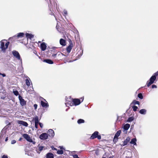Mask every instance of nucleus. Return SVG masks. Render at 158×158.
<instances>
[{
	"label": "nucleus",
	"instance_id": "obj_31",
	"mask_svg": "<svg viewBox=\"0 0 158 158\" xmlns=\"http://www.w3.org/2000/svg\"><path fill=\"white\" fill-rule=\"evenodd\" d=\"M132 108L133 109V110L135 111H136L137 109H138V107L135 106H132Z\"/></svg>",
	"mask_w": 158,
	"mask_h": 158
},
{
	"label": "nucleus",
	"instance_id": "obj_34",
	"mask_svg": "<svg viewBox=\"0 0 158 158\" xmlns=\"http://www.w3.org/2000/svg\"><path fill=\"white\" fill-rule=\"evenodd\" d=\"M133 103L134 104H139V102L135 100L133 101Z\"/></svg>",
	"mask_w": 158,
	"mask_h": 158
},
{
	"label": "nucleus",
	"instance_id": "obj_36",
	"mask_svg": "<svg viewBox=\"0 0 158 158\" xmlns=\"http://www.w3.org/2000/svg\"><path fill=\"white\" fill-rule=\"evenodd\" d=\"M158 75V71L156 73H155L152 76H154L156 77Z\"/></svg>",
	"mask_w": 158,
	"mask_h": 158
},
{
	"label": "nucleus",
	"instance_id": "obj_39",
	"mask_svg": "<svg viewBox=\"0 0 158 158\" xmlns=\"http://www.w3.org/2000/svg\"><path fill=\"white\" fill-rule=\"evenodd\" d=\"M34 107L35 109H37V105L36 104H35L34 105Z\"/></svg>",
	"mask_w": 158,
	"mask_h": 158
},
{
	"label": "nucleus",
	"instance_id": "obj_24",
	"mask_svg": "<svg viewBox=\"0 0 158 158\" xmlns=\"http://www.w3.org/2000/svg\"><path fill=\"white\" fill-rule=\"evenodd\" d=\"M44 61L49 64H53V61L50 59L44 60Z\"/></svg>",
	"mask_w": 158,
	"mask_h": 158
},
{
	"label": "nucleus",
	"instance_id": "obj_4",
	"mask_svg": "<svg viewBox=\"0 0 158 158\" xmlns=\"http://www.w3.org/2000/svg\"><path fill=\"white\" fill-rule=\"evenodd\" d=\"M98 131H95L91 135L90 137L91 139H94L95 138H97L98 139H101V136L100 135H98Z\"/></svg>",
	"mask_w": 158,
	"mask_h": 158
},
{
	"label": "nucleus",
	"instance_id": "obj_25",
	"mask_svg": "<svg viewBox=\"0 0 158 158\" xmlns=\"http://www.w3.org/2000/svg\"><path fill=\"white\" fill-rule=\"evenodd\" d=\"M147 110L145 109H142L140 110L139 113L142 114H145L146 113Z\"/></svg>",
	"mask_w": 158,
	"mask_h": 158
},
{
	"label": "nucleus",
	"instance_id": "obj_23",
	"mask_svg": "<svg viewBox=\"0 0 158 158\" xmlns=\"http://www.w3.org/2000/svg\"><path fill=\"white\" fill-rule=\"evenodd\" d=\"M130 127V125L128 123L126 124L124 126L123 129L124 130L127 131Z\"/></svg>",
	"mask_w": 158,
	"mask_h": 158
},
{
	"label": "nucleus",
	"instance_id": "obj_48",
	"mask_svg": "<svg viewBox=\"0 0 158 158\" xmlns=\"http://www.w3.org/2000/svg\"><path fill=\"white\" fill-rule=\"evenodd\" d=\"M56 29H57V30L58 31H59V30H58V28L57 27V26H56Z\"/></svg>",
	"mask_w": 158,
	"mask_h": 158
},
{
	"label": "nucleus",
	"instance_id": "obj_14",
	"mask_svg": "<svg viewBox=\"0 0 158 158\" xmlns=\"http://www.w3.org/2000/svg\"><path fill=\"white\" fill-rule=\"evenodd\" d=\"M44 102L43 101H41V106L43 107H48V105L47 103V102L46 101L45 99H44Z\"/></svg>",
	"mask_w": 158,
	"mask_h": 158
},
{
	"label": "nucleus",
	"instance_id": "obj_13",
	"mask_svg": "<svg viewBox=\"0 0 158 158\" xmlns=\"http://www.w3.org/2000/svg\"><path fill=\"white\" fill-rule=\"evenodd\" d=\"M49 136L51 137H53L54 136V131L51 129H50L48 131Z\"/></svg>",
	"mask_w": 158,
	"mask_h": 158
},
{
	"label": "nucleus",
	"instance_id": "obj_28",
	"mask_svg": "<svg viewBox=\"0 0 158 158\" xmlns=\"http://www.w3.org/2000/svg\"><path fill=\"white\" fill-rule=\"evenodd\" d=\"M85 122L84 120L83 119H80L77 121V123L78 124H81V123H83Z\"/></svg>",
	"mask_w": 158,
	"mask_h": 158
},
{
	"label": "nucleus",
	"instance_id": "obj_30",
	"mask_svg": "<svg viewBox=\"0 0 158 158\" xmlns=\"http://www.w3.org/2000/svg\"><path fill=\"white\" fill-rule=\"evenodd\" d=\"M138 97L140 99H142L143 98L142 94L141 93L139 94L138 95Z\"/></svg>",
	"mask_w": 158,
	"mask_h": 158
},
{
	"label": "nucleus",
	"instance_id": "obj_5",
	"mask_svg": "<svg viewBox=\"0 0 158 158\" xmlns=\"http://www.w3.org/2000/svg\"><path fill=\"white\" fill-rule=\"evenodd\" d=\"M12 54L18 60H20L21 61V63H22V60L21 59L20 55L17 51H14L12 52Z\"/></svg>",
	"mask_w": 158,
	"mask_h": 158
},
{
	"label": "nucleus",
	"instance_id": "obj_44",
	"mask_svg": "<svg viewBox=\"0 0 158 158\" xmlns=\"http://www.w3.org/2000/svg\"><path fill=\"white\" fill-rule=\"evenodd\" d=\"M56 55V54H52V56L53 57H54V58H55Z\"/></svg>",
	"mask_w": 158,
	"mask_h": 158
},
{
	"label": "nucleus",
	"instance_id": "obj_38",
	"mask_svg": "<svg viewBox=\"0 0 158 158\" xmlns=\"http://www.w3.org/2000/svg\"><path fill=\"white\" fill-rule=\"evenodd\" d=\"M39 124L41 128H42L43 127V125L42 123H39Z\"/></svg>",
	"mask_w": 158,
	"mask_h": 158
},
{
	"label": "nucleus",
	"instance_id": "obj_47",
	"mask_svg": "<svg viewBox=\"0 0 158 158\" xmlns=\"http://www.w3.org/2000/svg\"><path fill=\"white\" fill-rule=\"evenodd\" d=\"M21 139H22V138H20L19 139V141H21Z\"/></svg>",
	"mask_w": 158,
	"mask_h": 158
},
{
	"label": "nucleus",
	"instance_id": "obj_29",
	"mask_svg": "<svg viewBox=\"0 0 158 158\" xmlns=\"http://www.w3.org/2000/svg\"><path fill=\"white\" fill-rule=\"evenodd\" d=\"M57 153L59 154H62L63 153V152L62 150H58L57 151Z\"/></svg>",
	"mask_w": 158,
	"mask_h": 158
},
{
	"label": "nucleus",
	"instance_id": "obj_45",
	"mask_svg": "<svg viewBox=\"0 0 158 158\" xmlns=\"http://www.w3.org/2000/svg\"><path fill=\"white\" fill-rule=\"evenodd\" d=\"M81 99L82 100V101H81V102H82L83 100V99H84V98L83 97H82L81 98Z\"/></svg>",
	"mask_w": 158,
	"mask_h": 158
},
{
	"label": "nucleus",
	"instance_id": "obj_2",
	"mask_svg": "<svg viewBox=\"0 0 158 158\" xmlns=\"http://www.w3.org/2000/svg\"><path fill=\"white\" fill-rule=\"evenodd\" d=\"M6 40H2L0 41L1 46L0 48L2 49V51L4 52L6 49H7L8 46V45L9 44V42H8L5 43V41H6Z\"/></svg>",
	"mask_w": 158,
	"mask_h": 158
},
{
	"label": "nucleus",
	"instance_id": "obj_32",
	"mask_svg": "<svg viewBox=\"0 0 158 158\" xmlns=\"http://www.w3.org/2000/svg\"><path fill=\"white\" fill-rule=\"evenodd\" d=\"M133 120V118L132 117H130L128 118L127 120V122H131Z\"/></svg>",
	"mask_w": 158,
	"mask_h": 158
},
{
	"label": "nucleus",
	"instance_id": "obj_1",
	"mask_svg": "<svg viewBox=\"0 0 158 158\" xmlns=\"http://www.w3.org/2000/svg\"><path fill=\"white\" fill-rule=\"evenodd\" d=\"M66 103H65L67 106L68 105L72 106L73 105L77 106L80 104L81 102L80 100L78 99H73L70 97L67 98L66 99Z\"/></svg>",
	"mask_w": 158,
	"mask_h": 158
},
{
	"label": "nucleus",
	"instance_id": "obj_18",
	"mask_svg": "<svg viewBox=\"0 0 158 158\" xmlns=\"http://www.w3.org/2000/svg\"><path fill=\"white\" fill-rule=\"evenodd\" d=\"M40 48L42 51H44L47 48V46L46 44L44 43H43L41 44L40 45Z\"/></svg>",
	"mask_w": 158,
	"mask_h": 158
},
{
	"label": "nucleus",
	"instance_id": "obj_7",
	"mask_svg": "<svg viewBox=\"0 0 158 158\" xmlns=\"http://www.w3.org/2000/svg\"><path fill=\"white\" fill-rule=\"evenodd\" d=\"M33 121H34L35 122V127L36 128H38V124H39V121L38 120V117L37 116H35L33 118Z\"/></svg>",
	"mask_w": 158,
	"mask_h": 158
},
{
	"label": "nucleus",
	"instance_id": "obj_6",
	"mask_svg": "<svg viewBox=\"0 0 158 158\" xmlns=\"http://www.w3.org/2000/svg\"><path fill=\"white\" fill-rule=\"evenodd\" d=\"M156 77L154 76H152L150 79V81L148 82V81L147 82V86L149 87L156 80Z\"/></svg>",
	"mask_w": 158,
	"mask_h": 158
},
{
	"label": "nucleus",
	"instance_id": "obj_35",
	"mask_svg": "<svg viewBox=\"0 0 158 158\" xmlns=\"http://www.w3.org/2000/svg\"><path fill=\"white\" fill-rule=\"evenodd\" d=\"M63 14H64V15L65 16V15H67V11L65 10H64L63 11Z\"/></svg>",
	"mask_w": 158,
	"mask_h": 158
},
{
	"label": "nucleus",
	"instance_id": "obj_8",
	"mask_svg": "<svg viewBox=\"0 0 158 158\" xmlns=\"http://www.w3.org/2000/svg\"><path fill=\"white\" fill-rule=\"evenodd\" d=\"M48 135L46 133H44L41 134L39 137L41 139H48Z\"/></svg>",
	"mask_w": 158,
	"mask_h": 158
},
{
	"label": "nucleus",
	"instance_id": "obj_3",
	"mask_svg": "<svg viewBox=\"0 0 158 158\" xmlns=\"http://www.w3.org/2000/svg\"><path fill=\"white\" fill-rule=\"evenodd\" d=\"M23 137L28 141L32 143L33 144H35V142L33 141L32 139L28 134H23Z\"/></svg>",
	"mask_w": 158,
	"mask_h": 158
},
{
	"label": "nucleus",
	"instance_id": "obj_37",
	"mask_svg": "<svg viewBox=\"0 0 158 158\" xmlns=\"http://www.w3.org/2000/svg\"><path fill=\"white\" fill-rule=\"evenodd\" d=\"M16 142V141L15 140H13L11 141V144H14Z\"/></svg>",
	"mask_w": 158,
	"mask_h": 158
},
{
	"label": "nucleus",
	"instance_id": "obj_17",
	"mask_svg": "<svg viewBox=\"0 0 158 158\" xmlns=\"http://www.w3.org/2000/svg\"><path fill=\"white\" fill-rule=\"evenodd\" d=\"M121 133V131L119 130L117 132L114 137V140L117 139L118 137L120 135Z\"/></svg>",
	"mask_w": 158,
	"mask_h": 158
},
{
	"label": "nucleus",
	"instance_id": "obj_16",
	"mask_svg": "<svg viewBox=\"0 0 158 158\" xmlns=\"http://www.w3.org/2000/svg\"><path fill=\"white\" fill-rule=\"evenodd\" d=\"M130 140V138L129 137L127 138L123 142V143L122 144V146H123L126 145L127 143L129 142Z\"/></svg>",
	"mask_w": 158,
	"mask_h": 158
},
{
	"label": "nucleus",
	"instance_id": "obj_46",
	"mask_svg": "<svg viewBox=\"0 0 158 158\" xmlns=\"http://www.w3.org/2000/svg\"><path fill=\"white\" fill-rule=\"evenodd\" d=\"M8 140V137H6V139H5V141H7Z\"/></svg>",
	"mask_w": 158,
	"mask_h": 158
},
{
	"label": "nucleus",
	"instance_id": "obj_22",
	"mask_svg": "<svg viewBox=\"0 0 158 158\" xmlns=\"http://www.w3.org/2000/svg\"><path fill=\"white\" fill-rule=\"evenodd\" d=\"M60 44L62 46H65L66 45L65 40L62 39L60 40Z\"/></svg>",
	"mask_w": 158,
	"mask_h": 158
},
{
	"label": "nucleus",
	"instance_id": "obj_40",
	"mask_svg": "<svg viewBox=\"0 0 158 158\" xmlns=\"http://www.w3.org/2000/svg\"><path fill=\"white\" fill-rule=\"evenodd\" d=\"M157 88V86L156 85H153L152 86V88Z\"/></svg>",
	"mask_w": 158,
	"mask_h": 158
},
{
	"label": "nucleus",
	"instance_id": "obj_19",
	"mask_svg": "<svg viewBox=\"0 0 158 158\" xmlns=\"http://www.w3.org/2000/svg\"><path fill=\"white\" fill-rule=\"evenodd\" d=\"M30 79L29 78L27 77V78L26 79V84L28 86H30L31 85V81H30Z\"/></svg>",
	"mask_w": 158,
	"mask_h": 158
},
{
	"label": "nucleus",
	"instance_id": "obj_27",
	"mask_svg": "<svg viewBox=\"0 0 158 158\" xmlns=\"http://www.w3.org/2000/svg\"><path fill=\"white\" fill-rule=\"evenodd\" d=\"M24 34L23 33H19L18 34L17 37H22L23 36Z\"/></svg>",
	"mask_w": 158,
	"mask_h": 158
},
{
	"label": "nucleus",
	"instance_id": "obj_43",
	"mask_svg": "<svg viewBox=\"0 0 158 158\" xmlns=\"http://www.w3.org/2000/svg\"><path fill=\"white\" fill-rule=\"evenodd\" d=\"M2 158H8L7 156L6 155H3Z\"/></svg>",
	"mask_w": 158,
	"mask_h": 158
},
{
	"label": "nucleus",
	"instance_id": "obj_26",
	"mask_svg": "<svg viewBox=\"0 0 158 158\" xmlns=\"http://www.w3.org/2000/svg\"><path fill=\"white\" fill-rule=\"evenodd\" d=\"M26 36L27 38L31 39L33 37V35L31 34L26 33Z\"/></svg>",
	"mask_w": 158,
	"mask_h": 158
},
{
	"label": "nucleus",
	"instance_id": "obj_42",
	"mask_svg": "<svg viewBox=\"0 0 158 158\" xmlns=\"http://www.w3.org/2000/svg\"><path fill=\"white\" fill-rule=\"evenodd\" d=\"M95 154L96 155H98L99 154V151L98 150L96 151Z\"/></svg>",
	"mask_w": 158,
	"mask_h": 158
},
{
	"label": "nucleus",
	"instance_id": "obj_33",
	"mask_svg": "<svg viewBox=\"0 0 158 158\" xmlns=\"http://www.w3.org/2000/svg\"><path fill=\"white\" fill-rule=\"evenodd\" d=\"M13 92L14 94L16 96H17L19 94V93L17 91L14 90Z\"/></svg>",
	"mask_w": 158,
	"mask_h": 158
},
{
	"label": "nucleus",
	"instance_id": "obj_41",
	"mask_svg": "<svg viewBox=\"0 0 158 158\" xmlns=\"http://www.w3.org/2000/svg\"><path fill=\"white\" fill-rule=\"evenodd\" d=\"M0 75H2L3 77H5L6 76V75L4 73H0Z\"/></svg>",
	"mask_w": 158,
	"mask_h": 158
},
{
	"label": "nucleus",
	"instance_id": "obj_15",
	"mask_svg": "<svg viewBox=\"0 0 158 158\" xmlns=\"http://www.w3.org/2000/svg\"><path fill=\"white\" fill-rule=\"evenodd\" d=\"M7 131L6 129L5 128H4L2 130L1 134L0 135V139L2 138V137L4 136V135H5Z\"/></svg>",
	"mask_w": 158,
	"mask_h": 158
},
{
	"label": "nucleus",
	"instance_id": "obj_49",
	"mask_svg": "<svg viewBox=\"0 0 158 158\" xmlns=\"http://www.w3.org/2000/svg\"><path fill=\"white\" fill-rule=\"evenodd\" d=\"M60 148H61V149H62V148H63V147H60Z\"/></svg>",
	"mask_w": 158,
	"mask_h": 158
},
{
	"label": "nucleus",
	"instance_id": "obj_50",
	"mask_svg": "<svg viewBox=\"0 0 158 158\" xmlns=\"http://www.w3.org/2000/svg\"><path fill=\"white\" fill-rule=\"evenodd\" d=\"M56 148H54V150H56Z\"/></svg>",
	"mask_w": 158,
	"mask_h": 158
},
{
	"label": "nucleus",
	"instance_id": "obj_9",
	"mask_svg": "<svg viewBox=\"0 0 158 158\" xmlns=\"http://www.w3.org/2000/svg\"><path fill=\"white\" fill-rule=\"evenodd\" d=\"M46 148L43 146L39 145L38 148L36 149V151L37 153H40L42 150L45 149Z\"/></svg>",
	"mask_w": 158,
	"mask_h": 158
},
{
	"label": "nucleus",
	"instance_id": "obj_11",
	"mask_svg": "<svg viewBox=\"0 0 158 158\" xmlns=\"http://www.w3.org/2000/svg\"><path fill=\"white\" fill-rule=\"evenodd\" d=\"M17 122L19 124L22 125L26 127H27L28 125V123L26 122L23 121L18 120Z\"/></svg>",
	"mask_w": 158,
	"mask_h": 158
},
{
	"label": "nucleus",
	"instance_id": "obj_12",
	"mask_svg": "<svg viewBox=\"0 0 158 158\" xmlns=\"http://www.w3.org/2000/svg\"><path fill=\"white\" fill-rule=\"evenodd\" d=\"M19 99L20 101V104L22 106H24L26 104L25 101L21 96H19Z\"/></svg>",
	"mask_w": 158,
	"mask_h": 158
},
{
	"label": "nucleus",
	"instance_id": "obj_20",
	"mask_svg": "<svg viewBox=\"0 0 158 158\" xmlns=\"http://www.w3.org/2000/svg\"><path fill=\"white\" fill-rule=\"evenodd\" d=\"M137 141L136 139V138H133L130 142V143L131 144H134V145H136V142Z\"/></svg>",
	"mask_w": 158,
	"mask_h": 158
},
{
	"label": "nucleus",
	"instance_id": "obj_10",
	"mask_svg": "<svg viewBox=\"0 0 158 158\" xmlns=\"http://www.w3.org/2000/svg\"><path fill=\"white\" fill-rule=\"evenodd\" d=\"M73 47V44L71 41L69 42V45L67 48L66 50L67 52L69 53H70Z\"/></svg>",
	"mask_w": 158,
	"mask_h": 158
},
{
	"label": "nucleus",
	"instance_id": "obj_21",
	"mask_svg": "<svg viewBox=\"0 0 158 158\" xmlns=\"http://www.w3.org/2000/svg\"><path fill=\"white\" fill-rule=\"evenodd\" d=\"M46 158H54V155L51 153H49L46 154Z\"/></svg>",
	"mask_w": 158,
	"mask_h": 158
}]
</instances>
